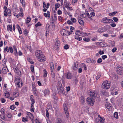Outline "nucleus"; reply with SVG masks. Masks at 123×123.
I'll return each instance as SVG.
<instances>
[{
  "mask_svg": "<svg viewBox=\"0 0 123 123\" xmlns=\"http://www.w3.org/2000/svg\"><path fill=\"white\" fill-rule=\"evenodd\" d=\"M35 55L38 61L43 62L46 60L45 56L41 50H36L35 52Z\"/></svg>",
  "mask_w": 123,
  "mask_h": 123,
  "instance_id": "f257e3e1",
  "label": "nucleus"
},
{
  "mask_svg": "<svg viewBox=\"0 0 123 123\" xmlns=\"http://www.w3.org/2000/svg\"><path fill=\"white\" fill-rule=\"evenodd\" d=\"M110 86V82L109 81L106 80L104 81L101 87L103 89H108Z\"/></svg>",
  "mask_w": 123,
  "mask_h": 123,
  "instance_id": "f03ea898",
  "label": "nucleus"
},
{
  "mask_svg": "<svg viewBox=\"0 0 123 123\" xmlns=\"http://www.w3.org/2000/svg\"><path fill=\"white\" fill-rule=\"evenodd\" d=\"M95 99L91 97H88L87 98L86 101L87 103L90 105L93 106V105L94 102L95 101Z\"/></svg>",
  "mask_w": 123,
  "mask_h": 123,
  "instance_id": "7ed1b4c3",
  "label": "nucleus"
},
{
  "mask_svg": "<svg viewBox=\"0 0 123 123\" xmlns=\"http://www.w3.org/2000/svg\"><path fill=\"white\" fill-rule=\"evenodd\" d=\"M97 94L98 93L96 91H91L89 94L90 97L95 99V97H97Z\"/></svg>",
  "mask_w": 123,
  "mask_h": 123,
  "instance_id": "20e7f679",
  "label": "nucleus"
},
{
  "mask_svg": "<svg viewBox=\"0 0 123 123\" xmlns=\"http://www.w3.org/2000/svg\"><path fill=\"white\" fill-rule=\"evenodd\" d=\"M123 70L122 67L120 65L118 66L116 69V70L119 74L122 75V71Z\"/></svg>",
  "mask_w": 123,
  "mask_h": 123,
  "instance_id": "39448f33",
  "label": "nucleus"
},
{
  "mask_svg": "<svg viewBox=\"0 0 123 123\" xmlns=\"http://www.w3.org/2000/svg\"><path fill=\"white\" fill-rule=\"evenodd\" d=\"M103 22L105 23H110L113 22V21L111 19H108L107 18H105L103 19Z\"/></svg>",
  "mask_w": 123,
  "mask_h": 123,
  "instance_id": "423d86ee",
  "label": "nucleus"
},
{
  "mask_svg": "<svg viewBox=\"0 0 123 123\" xmlns=\"http://www.w3.org/2000/svg\"><path fill=\"white\" fill-rule=\"evenodd\" d=\"M63 107L66 116L68 117L69 116V114L68 111L67 107L66 104H64Z\"/></svg>",
  "mask_w": 123,
  "mask_h": 123,
  "instance_id": "0eeeda50",
  "label": "nucleus"
},
{
  "mask_svg": "<svg viewBox=\"0 0 123 123\" xmlns=\"http://www.w3.org/2000/svg\"><path fill=\"white\" fill-rule=\"evenodd\" d=\"M27 114L31 119L32 123H34V117L33 114L29 112H27Z\"/></svg>",
  "mask_w": 123,
  "mask_h": 123,
  "instance_id": "6e6552de",
  "label": "nucleus"
},
{
  "mask_svg": "<svg viewBox=\"0 0 123 123\" xmlns=\"http://www.w3.org/2000/svg\"><path fill=\"white\" fill-rule=\"evenodd\" d=\"M21 81V80L20 77L18 79L16 78L15 79V82L16 83L17 85L19 87H20L19 83H20Z\"/></svg>",
  "mask_w": 123,
  "mask_h": 123,
  "instance_id": "1a4fd4ad",
  "label": "nucleus"
},
{
  "mask_svg": "<svg viewBox=\"0 0 123 123\" xmlns=\"http://www.w3.org/2000/svg\"><path fill=\"white\" fill-rule=\"evenodd\" d=\"M105 106L108 111H111V110L112 106L111 105L110 103H106L105 104Z\"/></svg>",
  "mask_w": 123,
  "mask_h": 123,
  "instance_id": "9d476101",
  "label": "nucleus"
},
{
  "mask_svg": "<svg viewBox=\"0 0 123 123\" xmlns=\"http://www.w3.org/2000/svg\"><path fill=\"white\" fill-rule=\"evenodd\" d=\"M68 32L65 29H63L61 30L60 31L61 34L62 36H67L68 35H67V33Z\"/></svg>",
  "mask_w": 123,
  "mask_h": 123,
  "instance_id": "9b49d317",
  "label": "nucleus"
},
{
  "mask_svg": "<svg viewBox=\"0 0 123 123\" xmlns=\"http://www.w3.org/2000/svg\"><path fill=\"white\" fill-rule=\"evenodd\" d=\"M14 71L17 74L20 75L21 74V72L20 70L17 68H14Z\"/></svg>",
  "mask_w": 123,
  "mask_h": 123,
  "instance_id": "f8f14e48",
  "label": "nucleus"
},
{
  "mask_svg": "<svg viewBox=\"0 0 123 123\" xmlns=\"http://www.w3.org/2000/svg\"><path fill=\"white\" fill-rule=\"evenodd\" d=\"M6 67H3L2 70V72L4 74H6L8 71V68H7V66L6 65Z\"/></svg>",
  "mask_w": 123,
  "mask_h": 123,
  "instance_id": "ddd939ff",
  "label": "nucleus"
},
{
  "mask_svg": "<svg viewBox=\"0 0 123 123\" xmlns=\"http://www.w3.org/2000/svg\"><path fill=\"white\" fill-rule=\"evenodd\" d=\"M64 89L62 87H60L58 89V91L60 94H62L64 92Z\"/></svg>",
  "mask_w": 123,
  "mask_h": 123,
  "instance_id": "4468645a",
  "label": "nucleus"
},
{
  "mask_svg": "<svg viewBox=\"0 0 123 123\" xmlns=\"http://www.w3.org/2000/svg\"><path fill=\"white\" fill-rule=\"evenodd\" d=\"M75 34L76 35H78L79 36H81L84 35V33L83 32H81L79 30H77V31L75 32Z\"/></svg>",
  "mask_w": 123,
  "mask_h": 123,
  "instance_id": "2eb2a0df",
  "label": "nucleus"
},
{
  "mask_svg": "<svg viewBox=\"0 0 123 123\" xmlns=\"http://www.w3.org/2000/svg\"><path fill=\"white\" fill-rule=\"evenodd\" d=\"M66 77L68 79H71L72 78V76L71 74L70 73H67L66 75Z\"/></svg>",
  "mask_w": 123,
  "mask_h": 123,
  "instance_id": "dca6fc26",
  "label": "nucleus"
},
{
  "mask_svg": "<svg viewBox=\"0 0 123 123\" xmlns=\"http://www.w3.org/2000/svg\"><path fill=\"white\" fill-rule=\"evenodd\" d=\"M4 95L6 98H8L9 97L10 94L8 92L6 91L4 94Z\"/></svg>",
  "mask_w": 123,
  "mask_h": 123,
  "instance_id": "f3484780",
  "label": "nucleus"
},
{
  "mask_svg": "<svg viewBox=\"0 0 123 123\" xmlns=\"http://www.w3.org/2000/svg\"><path fill=\"white\" fill-rule=\"evenodd\" d=\"M44 15L46 17H48V18H49L50 17V12L49 11H47V13H44Z\"/></svg>",
  "mask_w": 123,
  "mask_h": 123,
  "instance_id": "a211bd4d",
  "label": "nucleus"
},
{
  "mask_svg": "<svg viewBox=\"0 0 123 123\" xmlns=\"http://www.w3.org/2000/svg\"><path fill=\"white\" fill-rule=\"evenodd\" d=\"M78 62H75L73 68V70L77 69L78 68Z\"/></svg>",
  "mask_w": 123,
  "mask_h": 123,
  "instance_id": "6ab92c4d",
  "label": "nucleus"
},
{
  "mask_svg": "<svg viewBox=\"0 0 123 123\" xmlns=\"http://www.w3.org/2000/svg\"><path fill=\"white\" fill-rule=\"evenodd\" d=\"M13 48L14 50V51L15 55L17 56L18 55V54L17 53V48L16 46H13Z\"/></svg>",
  "mask_w": 123,
  "mask_h": 123,
  "instance_id": "aec40b11",
  "label": "nucleus"
},
{
  "mask_svg": "<svg viewBox=\"0 0 123 123\" xmlns=\"http://www.w3.org/2000/svg\"><path fill=\"white\" fill-rule=\"evenodd\" d=\"M43 92L44 94V96L47 95H49V92L48 89H46L43 91Z\"/></svg>",
  "mask_w": 123,
  "mask_h": 123,
  "instance_id": "412c9836",
  "label": "nucleus"
},
{
  "mask_svg": "<svg viewBox=\"0 0 123 123\" xmlns=\"http://www.w3.org/2000/svg\"><path fill=\"white\" fill-rule=\"evenodd\" d=\"M78 22L80 24L82 25H84V22L83 21L82 19L81 18H80L78 19Z\"/></svg>",
  "mask_w": 123,
  "mask_h": 123,
  "instance_id": "4be33fe9",
  "label": "nucleus"
},
{
  "mask_svg": "<svg viewBox=\"0 0 123 123\" xmlns=\"http://www.w3.org/2000/svg\"><path fill=\"white\" fill-rule=\"evenodd\" d=\"M60 42L58 38H56L55 39V44L57 46L60 45Z\"/></svg>",
  "mask_w": 123,
  "mask_h": 123,
  "instance_id": "5701e85b",
  "label": "nucleus"
},
{
  "mask_svg": "<svg viewBox=\"0 0 123 123\" xmlns=\"http://www.w3.org/2000/svg\"><path fill=\"white\" fill-rule=\"evenodd\" d=\"M19 95V94L18 92H14L13 94V96L14 98H16L18 97Z\"/></svg>",
  "mask_w": 123,
  "mask_h": 123,
  "instance_id": "b1692460",
  "label": "nucleus"
},
{
  "mask_svg": "<svg viewBox=\"0 0 123 123\" xmlns=\"http://www.w3.org/2000/svg\"><path fill=\"white\" fill-rule=\"evenodd\" d=\"M7 29L8 31H12V27L11 25H8L7 26Z\"/></svg>",
  "mask_w": 123,
  "mask_h": 123,
  "instance_id": "393cba45",
  "label": "nucleus"
},
{
  "mask_svg": "<svg viewBox=\"0 0 123 123\" xmlns=\"http://www.w3.org/2000/svg\"><path fill=\"white\" fill-rule=\"evenodd\" d=\"M50 5V4L49 3H48L47 4V5H46V3L45 2H44L43 3V7L44 8L45 7H46L47 8H49V6Z\"/></svg>",
  "mask_w": 123,
  "mask_h": 123,
  "instance_id": "a878e982",
  "label": "nucleus"
},
{
  "mask_svg": "<svg viewBox=\"0 0 123 123\" xmlns=\"http://www.w3.org/2000/svg\"><path fill=\"white\" fill-rule=\"evenodd\" d=\"M31 20V18L30 17H28L26 18V20L25 23L27 24L30 22Z\"/></svg>",
  "mask_w": 123,
  "mask_h": 123,
  "instance_id": "bb28decb",
  "label": "nucleus"
},
{
  "mask_svg": "<svg viewBox=\"0 0 123 123\" xmlns=\"http://www.w3.org/2000/svg\"><path fill=\"white\" fill-rule=\"evenodd\" d=\"M64 3L65 5V6H70L71 5L70 3L68 1L67 2V1L66 0H64Z\"/></svg>",
  "mask_w": 123,
  "mask_h": 123,
  "instance_id": "cd10ccee",
  "label": "nucleus"
},
{
  "mask_svg": "<svg viewBox=\"0 0 123 123\" xmlns=\"http://www.w3.org/2000/svg\"><path fill=\"white\" fill-rule=\"evenodd\" d=\"M117 13V12L116 11L113 12L111 13H109V15L110 16H112L114 15Z\"/></svg>",
  "mask_w": 123,
  "mask_h": 123,
  "instance_id": "c85d7f7f",
  "label": "nucleus"
},
{
  "mask_svg": "<svg viewBox=\"0 0 123 123\" xmlns=\"http://www.w3.org/2000/svg\"><path fill=\"white\" fill-rule=\"evenodd\" d=\"M80 100L81 103L83 104L84 102V99L83 97H81L80 98Z\"/></svg>",
  "mask_w": 123,
  "mask_h": 123,
  "instance_id": "c756f323",
  "label": "nucleus"
},
{
  "mask_svg": "<svg viewBox=\"0 0 123 123\" xmlns=\"http://www.w3.org/2000/svg\"><path fill=\"white\" fill-rule=\"evenodd\" d=\"M74 38L75 39L80 41L82 40V38L80 37H79L78 36H75Z\"/></svg>",
  "mask_w": 123,
  "mask_h": 123,
  "instance_id": "7c9ffc66",
  "label": "nucleus"
},
{
  "mask_svg": "<svg viewBox=\"0 0 123 123\" xmlns=\"http://www.w3.org/2000/svg\"><path fill=\"white\" fill-rule=\"evenodd\" d=\"M43 76L44 77H46L47 76V72L46 71V69H44L43 70Z\"/></svg>",
  "mask_w": 123,
  "mask_h": 123,
  "instance_id": "2f4dec72",
  "label": "nucleus"
},
{
  "mask_svg": "<svg viewBox=\"0 0 123 123\" xmlns=\"http://www.w3.org/2000/svg\"><path fill=\"white\" fill-rule=\"evenodd\" d=\"M101 74L100 73H98L97 76L96 78V80H98L101 77Z\"/></svg>",
  "mask_w": 123,
  "mask_h": 123,
  "instance_id": "473e14b6",
  "label": "nucleus"
},
{
  "mask_svg": "<svg viewBox=\"0 0 123 123\" xmlns=\"http://www.w3.org/2000/svg\"><path fill=\"white\" fill-rule=\"evenodd\" d=\"M104 29L103 28H99L98 29V31L99 33H102L104 32Z\"/></svg>",
  "mask_w": 123,
  "mask_h": 123,
  "instance_id": "72a5a7b5",
  "label": "nucleus"
},
{
  "mask_svg": "<svg viewBox=\"0 0 123 123\" xmlns=\"http://www.w3.org/2000/svg\"><path fill=\"white\" fill-rule=\"evenodd\" d=\"M20 2L22 5L23 7H25V2L24 0H20Z\"/></svg>",
  "mask_w": 123,
  "mask_h": 123,
  "instance_id": "f704fd0d",
  "label": "nucleus"
},
{
  "mask_svg": "<svg viewBox=\"0 0 123 123\" xmlns=\"http://www.w3.org/2000/svg\"><path fill=\"white\" fill-rule=\"evenodd\" d=\"M33 93L34 95L37 96L38 94V92L36 89H35L33 91Z\"/></svg>",
  "mask_w": 123,
  "mask_h": 123,
  "instance_id": "c9c22d12",
  "label": "nucleus"
},
{
  "mask_svg": "<svg viewBox=\"0 0 123 123\" xmlns=\"http://www.w3.org/2000/svg\"><path fill=\"white\" fill-rule=\"evenodd\" d=\"M6 115L7 117L8 118H10V119L12 117V114L9 113L7 114Z\"/></svg>",
  "mask_w": 123,
  "mask_h": 123,
  "instance_id": "e433bc0d",
  "label": "nucleus"
},
{
  "mask_svg": "<svg viewBox=\"0 0 123 123\" xmlns=\"http://www.w3.org/2000/svg\"><path fill=\"white\" fill-rule=\"evenodd\" d=\"M28 61L30 62L31 64H33L34 63V62L32 61V60L31 59L29 58H28L27 59Z\"/></svg>",
  "mask_w": 123,
  "mask_h": 123,
  "instance_id": "4c0bfd02",
  "label": "nucleus"
},
{
  "mask_svg": "<svg viewBox=\"0 0 123 123\" xmlns=\"http://www.w3.org/2000/svg\"><path fill=\"white\" fill-rule=\"evenodd\" d=\"M83 40L86 42H89L90 41V39L88 38L84 37L83 38Z\"/></svg>",
  "mask_w": 123,
  "mask_h": 123,
  "instance_id": "58836bf2",
  "label": "nucleus"
},
{
  "mask_svg": "<svg viewBox=\"0 0 123 123\" xmlns=\"http://www.w3.org/2000/svg\"><path fill=\"white\" fill-rule=\"evenodd\" d=\"M28 120V118H27L26 117H23L22 119V121L23 122H27Z\"/></svg>",
  "mask_w": 123,
  "mask_h": 123,
  "instance_id": "ea45409f",
  "label": "nucleus"
},
{
  "mask_svg": "<svg viewBox=\"0 0 123 123\" xmlns=\"http://www.w3.org/2000/svg\"><path fill=\"white\" fill-rule=\"evenodd\" d=\"M60 6V4L59 3H56L55 5V9L57 10V8Z\"/></svg>",
  "mask_w": 123,
  "mask_h": 123,
  "instance_id": "a19ab883",
  "label": "nucleus"
},
{
  "mask_svg": "<svg viewBox=\"0 0 123 123\" xmlns=\"http://www.w3.org/2000/svg\"><path fill=\"white\" fill-rule=\"evenodd\" d=\"M81 66L82 67L84 68V69L85 70H87V68L86 66L84 63H82L81 64Z\"/></svg>",
  "mask_w": 123,
  "mask_h": 123,
  "instance_id": "79ce46f5",
  "label": "nucleus"
},
{
  "mask_svg": "<svg viewBox=\"0 0 123 123\" xmlns=\"http://www.w3.org/2000/svg\"><path fill=\"white\" fill-rule=\"evenodd\" d=\"M4 51L5 52L6 51L7 52H8L9 51V48L8 46H6L4 49Z\"/></svg>",
  "mask_w": 123,
  "mask_h": 123,
  "instance_id": "37998d69",
  "label": "nucleus"
},
{
  "mask_svg": "<svg viewBox=\"0 0 123 123\" xmlns=\"http://www.w3.org/2000/svg\"><path fill=\"white\" fill-rule=\"evenodd\" d=\"M86 61L87 63H90L92 62L91 59L90 58L87 59L86 60Z\"/></svg>",
  "mask_w": 123,
  "mask_h": 123,
  "instance_id": "c03bdc74",
  "label": "nucleus"
},
{
  "mask_svg": "<svg viewBox=\"0 0 123 123\" xmlns=\"http://www.w3.org/2000/svg\"><path fill=\"white\" fill-rule=\"evenodd\" d=\"M57 123H63L62 120L60 118H58L57 119Z\"/></svg>",
  "mask_w": 123,
  "mask_h": 123,
  "instance_id": "a18cd8bd",
  "label": "nucleus"
},
{
  "mask_svg": "<svg viewBox=\"0 0 123 123\" xmlns=\"http://www.w3.org/2000/svg\"><path fill=\"white\" fill-rule=\"evenodd\" d=\"M114 117L116 118L117 119L118 118V113L117 112H115L114 113Z\"/></svg>",
  "mask_w": 123,
  "mask_h": 123,
  "instance_id": "49530a36",
  "label": "nucleus"
},
{
  "mask_svg": "<svg viewBox=\"0 0 123 123\" xmlns=\"http://www.w3.org/2000/svg\"><path fill=\"white\" fill-rule=\"evenodd\" d=\"M101 43L102 44H101V45H102V46L103 47H106L107 46L105 42L102 43L101 42Z\"/></svg>",
  "mask_w": 123,
  "mask_h": 123,
  "instance_id": "de8ad7c7",
  "label": "nucleus"
},
{
  "mask_svg": "<svg viewBox=\"0 0 123 123\" xmlns=\"http://www.w3.org/2000/svg\"><path fill=\"white\" fill-rule=\"evenodd\" d=\"M31 72H34V67L33 65H31Z\"/></svg>",
  "mask_w": 123,
  "mask_h": 123,
  "instance_id": "09e8293b",
  "label": "nucleus"
},
{
  "mask_svg": "<svg viewBox=\"0 0 123 123\" xmlns=\"http://www.w3.org/2000/svg\"><path fill=\"white\" fill-rule=\"evenodd\" d=\"M46 115L47 117L48 118H49V115L48 111L47 110H46Z\"/></svg>",
  "mask_w": 123,
  "mask_h": 123,
  "instance_id": "8fccbe9b",
  "label": "nucleus"
},
{
  "mask_svg": "<svg viewBox=\"0 0 123 123\" xmlns=\"http://www.w3.org/2000/svg\"><path fill=\"white\" fill-rule=\"evenodd\" d=\"M7 12L8 13V16H11V11L9 9H8V10H7Z\"/></svg>",
  "mask_w": 123,
  "mask_h": 123,
  "instance_id": "3c124183",
  "label": "nucleus"
},
{
  "mask_svg": "<svg viewBox=\"0 0 123 123\" xmlns=\"http://www.w3.org/2000/svg\"><path fill=\"white\" fill-rule=\"evenodd\" d=\"M86 14L87 16V17L89 18H90V19H92V18L91 17V16H90V14H89L88 12L87 11L86 12Z\"/></svg>",
  "mask_w": 123,
  "mask_h": 123,
  "instance_id": "603ef678",
  "label": "nucleus"
},
{
  "mask_svg": "<svg viewBox=\"0 0 123 123\" xmlns=\"http://www.w3.org/2000/svg\"><path fill=\"white\" fill-rule=\"evenodd\" d=\"M112 19L114 20V21L115 22H117L118 21V19L116 17H113Z\"/></svg>",
  "mask_w": 123,
  "mask_h": 123,
  "instance_id": "864d4df0",
  "label": "nucleus"
},
{
  "mask_svg": "<svg viewBox=\"0 0 123 123\" xmlns=\"http://www.w3.org/2000/svg\"><path fill=\"white\" fill-rule=\"evenodd\" d=\"M102 61V59L101 58H99L97 61V62L98 63L101 62Z\"/></svg>",
  "mask_w": 123,
  "mask_h": 123,
  "instance_id": "5fc2aeb1",
  "label": "nucleus"
},
{
  "mask_svg": "<svg viewBox=\"0 0 123 123\" xmlns=\"http://www.w3.org/2000/svg\"><path fill=\"white\" fill-rule=\"evenodd\" d=\"M71 20L72 22L74 23H75L76 21V19L74 18H71Z\"/></svg>",
  "mask_w": 123,
  "mask_h": 123,
  "instance_id": "6e6d98bb",
  "label": "nucleus"
},
{
  "mask_svg": "<svg viewBox=\"0 0 123 123\" xmlns=\"http://www.w3.org/2000/svg\"><path fill=\"white\" fill-rule=\"evenodd\" d=\"M42 25L41 24L40 22H38L37 24L35 25L36 27H37L39 26H40Z\"/></svg>",
  "mask_w": 123,
  "mask_h": 123,
  "instance_id": "4d7b16f0",
  "label": "nucleus"
},
{
  "mask_svg": "<svg viewBox=\"0 0 123 123\" xmlns=\"http://www.w3.org/2000/svg\"><path fill=\"white\" fill-rule=\"evenodd\" d=\"M4 16L6 17L8 15V12L7 11H4Z\"/></svg>",
  "mask_w": 123,
  "mask_h": 123,
  "instance_id": "13d9d810",
  "label": "nucleus"
},
{
  "mask_svg": "<svg viewBox=\"0 0 123 123\" xmlns=\"http://www.w3.org/2000/svg\"><path fill=\"white\" fill-rule=\"evenodd\" d=\"M0 112L2 114H4L5 112V110L3 109L2 108L1 109Z\"/></svg>",
  "mask_w": 123,
  "mask_h": 123,
  "instance_id": "bf43d9fd",
  "label": "nucleus"
},
{
  "mask_svg": "<svg viewBox=\"0 0 123 123\" xmlns=\"http://www.w3.org/2000/svg\"><path fill=\"white\" fill-rule=\"evenodd\" d=\"M65 7L68 9L69 10H72V7L68 6H65Z\"/></svg>",
  "mask_w": 123,
  "mask_h": 123,
  "instance_id": "052dcab7",
  "label": "nucleus"
},
{
  "mask_svg": "<svg viewBox=\"0 0 123 123\" xmlns=\"http://www.w3.org/2000/svg\"><path fill=\"white\" fill-rule=\"evenodd\" d=\"M95 121L96 123H100V121L99 119L96 118Z\"/></svg>",
  "mask_w": 123,
  "mask_h": 123,
  "instance_id": "680f3d73",
  "label": "nucleus"
},
{
  "mask_svg": "<svg viewBox=\"0 0 123 123\" xmlns=\"http://www.w3.org/2000/svg\"><path fill=\"white\" fill-rule=\"evenodd\" d=\"M6 59L5 58L3 60L2 62V63H3L4 64H6Z\"/></svg>",
  "mask_w": 123,
  "mask_h": 123,
  "instance_id": "e2e57ef3",
  "label": "nucleus"
},
{
  "mask_svg": "<svg viewBox=\"0 0 123 123\" xmlns=\"http://www.w3.org/2000/svg\"><path fill=\"white\" fill-rule=\"evenodd\" d=\"M103 118L102 117H100V119H99L100 121V123H104L105 121L103 119Z\"/></svg>",
  "mask_w": 123,
  "mask_h": 123,
  "instance_id": "0e129e2a",
  "label": "nucleus"
},
{
  "mask_svg": "<svg viewBox=\"0 0 123 123\" xmlns=\"http://www.w3.org/2000/svg\"><path fill=\"white\" fill-rule=\"evenodd\" d=\"M69 48V46L68 44L65 45L64 46V48L65 49H67Z\"/></svg>",
  "mask_w": 123,
  "mask_h": 123,
  "instance_id": "69168bd1",
  "label": "nucleus"
},
{
  "mask_svg": "<svg viewBox=\"0 0 123 123\" xmlns=\"http://www.w3.org/2000/svg\"><path fill=\"white\" fill-rule=\"evenodd\" d=\"M0 100L1 101V102L2 103H4L5 102L6 100L3 98H2L0 99Z\"/></svg>",
  "mask_w": 123,
  "mask_h": 123,
  "instance_id": "338daca9",
  "label": "nucleus"
},
{
  "mask_svg": "<svg viewBox=\"0 0 123 123\" xmlns=\"http://www.w3.org/2000/svg\"><path fill=\"white\" fill-rule=\"evenodd\" d=\"M9 49L10 52L11 53H12L13 51L12 47H10Z\"/></svg>",
  "mask_w": 123,
  "mask_h": 123,
  "instance_id": "774afa93",
  "label": "nucleus"
}]
</instances>
